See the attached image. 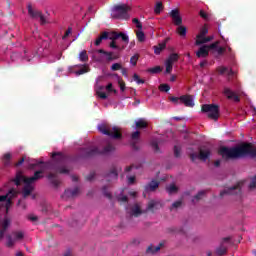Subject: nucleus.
Segmentation results:
<instances>
[{
  "label": "nucleus",
  "mask_w": 256,
  "mask_h": 256,
  "mask_svg": "<svg viewBox=\"0 0 256 256\" xmlns=\"http://www.w3.org/2000/svg\"><path fill=\"white\" fill-rule=\"evenodd\" d=\"M169 15L174 23V25L179 26L183 25V18L181 17V13L179 9H173L169 12Z\"/></svg>",
  "instance_id": "15"
},
{
  "label": "nucleus",
  "mask_w": 256,
  "mask_h": 256,
  "mask_svg": "<svg viewBox=\"0 0 256 256\" xmlns=\"http://www.w3.org/2000/svg\"><path fill=\"white\" fill-rule=\"evenodd\" d=\"M10 160H11V153L4 154V165H9Z\"/></svg>",
  "instance_id": "54"
},
{
  "label": "nucleus",
  "mask_w": 256,
  "mask_h": 256,
  "mask_svg": "<svg viewBox=\"0 0 256 256\" xmlns=\"http://www.w3.org/2000/svg\"><path fill=\"white\" fill-rule=\"evenodd\" d=\"M169 100L174 103V105H179V103H181V97L170 96Z\"/></svg>",
  "instance_id": "49"
},
{
  "label": "nucleus",
  "mask_w": 256,
  "mask_h": 256,
  "mask_svg": "<svg viewBox=\"0 0 256 256\" xmlns=\"http://www.w3.org/2000/svg\"><path fill=\"white\" fill-rule=\"evenodd\" d=\"M143 211L141 210V206L139 204H135L131 209V216L132 217H139V215H142Z\"/></svg>",
  "instance_id": "23"
},
{
  "label": "nucleus",
  "mask_w": 256,
  "mask_h": 256,
  "mask_svg": "<svg viewBox=\"0 0 256 256\" xmlns=\"http://www.w3.org/2000/svg\"><path fill=\"white\" fill-rule=\"evenodd\" d=\"M135 125L136 129H147L148 127L147 121H145L143 118H140L138 121H136Z\"/></svg>",
  "instance_id": "29"
},
{
  "label": "nucleus",
  "mask_w": 256,
  "mask_h": 256,
  "mask_svg": "<svg viewBox=\"0 0 256 256\" xmlns=\"http://www.w3.org/2000/svg\"><path fill=\"white\" fill-rule=\"evenodd\" d=\"M163 2H157L154 8V13L156 15H159L161 13V11H163Z\"/></svg>",
  "instance_id": "36"
},
{
  "label": "nucleus",
  "mask_w": 256,
  "mask_h": 256,
  "mask_svg": "<svg viewBox=\"0 0 256 256\" xmlns=\"http://www.w3.org/2000/svg\"><path fill=\"white\" fill-rule=\"evenodd\" d=\"M166 47L167 44L165 42L158 44V46H154L155 55H161V51H163V49H165Z\"/></svg>",
  "instance_id": "33"
},
{
  "label": "nucleus",
  "mask_w": 256,
  "mask_h": 256,
  "mask_svg": "<svg viewBox=\"0 0 256 256\" xmlns=\"http://www.w3.org/2000/svg\"><path fill=\"white\" fill-rule=\"evenodd\" d=\"M159 90L164 93H168V91H171V86H169V84H161L159 86Z\"/></svg>",
  "instance_id": "43"
},
{
  "label": "nucleus",
  "mask_w": 256,
  "mask_h": 256,
  "mask_svg": "<svg viewBox=\"0 0 256 256\" xmlns=\"http://www.w3.org/2000/svg\"><path fill=\"white\" fill-rule=\"evenodd\" d=\"M95 179V172H90V175L86 176V181H93Z\"/></svg>",
  "instance_id": "60"
},
{
  "label": "nucleus",
  "mask_w": 256,
  "mask_h": 256,
  "mask_svg": "<svg viewBox=\"0 0 256 256\" xmlns=\"http://www.w3.org/2000/svg\"><path fill=\"white\" fill-rule=\"evenodd\" d=\"M216 47L217 44L203 45L196 52V57H198V59H206V57H209V51H211V49H215Z\"/></svg>",
  "instance_id": "10"
},
{
  "label": "nucleus",
  "mask_w": 256,
  "mask_h": 256,
  "mask_svg": "<svg viewBox=\"0 0 256 256\" xmlns=\"http://www.w3.org/2000/svg\"><path fill=\"white\" fill-rule=\"evenodd\" d=\"M118 201H120L121 203H127V201H129V198L127 196H121L118 198Z\"/></svg>",
  "instance_id": "62"
},
{
  "label": "nucleus",
  "mask_w": 256,
  "mask_h": 256,
  "mask_svg": "<svg viewBox=\"0 0 256 256\" xmlns=\"http://www.w3.org/2000/svg\"><path fill=\"white\" fill-rule=\"evenodd\" d=\"M79 195V187L72 189V199H75Z\"/></svg>",
  "instance_id": "57"
},
{
  "label": "nucleus",
  "mask_w": 256,
  "mask_h": 256,
  "mask_svg": "<svg viewBox=\"0 0 256 256\" xmlns=\"http://www.w3.org/2000/svg\"><path fill=\"white\" fill-rule=\"evenodd\" d=\"M190 159H191V161H195L196 159H199V155H197V154H195V153H191L190 154Z\"/></svg>",
  "instance_id": "64"
},
{
  "label": "nucleus",
  "mask_w": 256,
  "mask_h": 256,
  "mask_svg": "<svg viewBox=\"0 0 256 256\" xmlns=\"http://www.w3.org/2000/svg\"><path fill=\"white\" fill-rule=\"evenodd\" d=\"M207 33H209V29H207V27H203L201 30H200V33L196 36L197 39H201L203 37H205V35H207Z\"/></svg>",
  "instance_id": "40"
},
{
  "label": "nucleus",
  "mask_w": 256,
  "mask_h": 256,
  "mask_svg": "<svg viewBox=\"0 0 256 256\" xmlns=\"http://www.w3.org/2000/svg\"><path fill=\"white\" fill-rule=\"evenodd\" d=\"M115 151V146L108 143L102 150H99L97 147H90L84 150V156L86 157H95V155H109Z\"/></svg>",
  "instance_id": "7"
},
{
  "label": "nucleus",
  "mask_w": 256,
  "mask_h": 256,
  "mask_svg": "<svg viewBox=\"0 0 256 256\" xmlns=\"http://www.w3.org/2000/svg\"><path fill=\"white\" fill-rule=\"evenodd\" d=\"M119 177V174L117 173V169L113 168L109 173H108V180L107 181H117Z\"/></svg>",
  "instance_id": "27"
},
{
  "label": "nucleus",
  "mask_w": 256,
  "mask_h": 256,
  "mask_svg": "<svg viewBox=\"0 0 256 256\" xmlns=\"http://www.w3.org/2000/svg\"><path fill=\"white\" fill-rule=\"evenodd\" d=\"M218 73H220V75H224V73H228V75L231 77L233 75H235V72H233V70H229V68L225 67V66H221L217 69Z\"/></svg>",
  "instance_id": "30"
},
{
  "label": "nucleus",
  "mask_w": 256,
  "mask_h": 256,
  "mask_svg": "<svg viewBox=\"0 0 256 256\" xmlns=\"http://www.w3.org/2000/svg\"><path fill=\"white\" fill-rule=\"evenodd\" d=\"M13 197H17V190L10 189L6 195L0 196V203L6 201V209L9 210V207L13 205Z\"/></svg>",
  "instance_id": "11"
},
{
  "label": "nucleus",
  "mask_w": 256,
  "mask_h": 256,
  "mask_svg": "<svg viewBox=\"0 0 256 256\" xmlns=\"http://www.w3.org/2000/svg\"><path fill=\"white\" fill-rule=\"evenodd\" d=\"M224 95L227 97V99L234 101L235 103H239V101H241V98H239L237 94H235V92L229 88H224Z\"/></svg>",
  "instance_id": "17"
},
{
  "label": "nucleus",
  "mask_w": 256,
  "mask_h": 256,
  "mask_svg": "<svg viewBox=\"0 0 256 256\" xmlns=\"http://www.w3.org/2000/svg\"><path fill=\"white\" fill-rule=\"evenodd\" d=\"M146 192L149 191H155L157 189H159V181L157 180H152L150 183H148L145 187H144Z\"/></svg>",
  "instance_id": "21"
},
{
  "label": "nucleus",
  "mask_w": 256,
  "mask_h": 256,
  "mask_svg": "<svg viewBox=\"0 0 256 256\" xmlns=\"http://www.w3.org/2000/svg\"><path fill=\"white\" fill-rule=\"evenodd\" d=\"M155 209H159V202H157L155 200L149 201L148 205H147V210L151 211L153 213V211H155Z\"/></svg>",
  "instance_id": "26"
},
{
  "label": "nucleus",
  "mask_w": 256,
  "mask_h": 256,
  "mask_svg": "<svg viewBox=\"0 0 256 256\" xmlns=\"http://www.w3.org/2000/svg\"><path fill=\"white\" fill-rule=\"evenodd\" d=\"M210 41H213V36H202V38L196 39L195 45H203L205 43H209Z\"/></svg>",
  "instance_id": "25"
},
{
  "label": "nucleus",
  "mask_w": 256,
  "mask_h": 256,
  "mask_svg": "<svg viewBox=\"0 0 256 256\" xmlns=\"http://www.w3.org/2000/svg\"><path fill=\"white\" fill-rule=\"evenodd\" d=\"M108 39L111 41L109 43L110 49H115L116 52L99 49L97 50V53L105 55L106 61L111 63V61L121 59V51L129 45V36L123 32H112L110 36H108Z\"/></svg>",
  "instance_id": "1"
},
{
  "label": "nucleus",
  "mask_w": 256,
  "mask_h": 256,
  "mask_svg": "<svg viewBox=\"0 0 256 256\" xmlns=\"http://www.w3.org/2000/svg\"><path fill=\"white\" fill-rule=\"evenodd\" d=\"M136 37L138 41H140V43H143V41H145V33H143V31H138L136 33Z\"/></svg>",
  "instance_id": "45"
},
{
  "label": "nucleus",
  "mask_w": 256,
  "mask_h": 256,
  "mask_svg": "<svg viewBox=\"0 0 256 256\" xmlns=\"http://www.w3.org/2000/svg\"><path fill=\"white\" fill-rule=\"evenodd\" d=\"M91 71V68H89V65H84L80 70L76 71V75H85V73H89Z\"/></svg>",
  "instance_id": "35"
},
{
  "label": "nucleus",
  "mask_w": 256,
  "mask_h": 256,
  "mask_svg": "<svg viewBox=\"0 0 256 256\" xmlns=\"http://www.w3.org/2000/svg\"><path fill=\"white\" fill-rule=\"evenodd\" d=\"M174 157L177 159L181 157V148L179 146H174Z\"/></svg>",
  "instance_id": "51"
},
{
  "label": "nucleus",
  "mask_w": 256,
  "mask_h": 256,
  "mask_svg": "<svg viewBox=\"0 0 256 256\" xmlns=\"http://www.w3.org/2000/svg\"><path fill=\"white\" fill-rule=\"evenodd\" d=\"M120 86V91H125V82L123 80L118 81Z\"/></svg>",
  "instance_id": "63"
},
{
  "label": "nucleus",
  "mask_w": 256,
  "mask_h": 256,
  "mask_svg": "<svg viewBox=\"0 0 256 256\" xmlns=\"http://www.w3.org/2000/svg\"><path fill=\"white\" fill-rule=\"evenodd\" d=\"M103 193L107 199H112L111 193L107 192V186L103 187Z\"/></svg>",
  "instance_id": "59"
},
{
  "label": "nucleus",
  "mask_w": 256,
  "mask_h": 256,
  "mask_svg": "<svg viewBox=\"0 0 256 256\" xmlns=\"http://www.w3.org/2000/svg\"><path fill=\"white\" fill-rule=\"evenodd\" d=\"M177 61H179V54L177 53H172L169 55L168 59H166L165 62V73H167L168 75L171 74V71H173V63H177Z\"/></svg>",
  "instance_id": "13"
},
{
  "label": "nucleus",
  "mask_w": 256,
  "mask_h": 256,
  "mask_svg": "<svg viewBox=\"0 0 256 256\" xmlns=\"http://www.w3.org/2000/svg\"><path fill=\"white\" fill-rule=\"evenodd\" d=\"M161 247H163V243H160L158 246L150 245V246L147 248L146 253L155 254V253H157L158 251H161Z\"/></svg>",
  "instance_id": "28"
},
{
  "label": "nucleus",
  "mask_w": 256,
  "mask_h": 256,
  "mask_svg": "<svg viewBox=\"0 0 256 256\" xmlns=\"http://www.w3.org/2000/svg\"><path fill=\"white\" fill-rule=\"evenodd\" d=\"M225 195H234L235 197H238V199H241V183H237L236 185L220 192V197H225Z\"/></svg>",
  "instance_id": "9"
},
{
  "label": "nucleus",
  "mask_w": 256,
  "mask_h": 256,
  "mask_svg": "<svg viewBox=\"0 0 256 256\" xmlns=\"http://www.w3.org/2000/svg\"><path fill=\"white\" fill-rule=\"evenodd\" d=\"M45 162L34 160L29 164V169L34 170L37 169V167H40L41 169L34 172V175L31 177H25L18 175L14 180H12L10 183H15L17 187L21 185V181L25 183V186L23 187V197L27 198L31 193H33V186H31L32 183H35V181H39V179H43V173L45 172Z\"/></svg>",
  "instance_id": "2"
},
{
  "label": "nucleus",
  "mask_w": 256,
  "mask_h": 256,
  "mask_svg": "<svg viewBox=\"0 0 256 256\" xmlns=\"http://www.w3.org/2000/svg\"><path fill=\"white\" fill-rule=\"evenodd\" d=\"M121 69H123L121 63H114L111 66V71H121Z\"/></svg>",
  "instance_id": "47"
},
{
  "label": "nucleus",
  "mask_w": 256,
  "mask_h": 256,
  "mask_svg": "<svg viewBox=\"0 0 256 256\" xmlns=\"http://www.w3.org/2000/svg\"><path fill=\"white\" fill-rule=\"evenodd\" d=\"M13 235H14L16 241H21V239H23V237H25V234H23V232H21V231L13 232Z\"/></svg>",
  "instance_id": "46"
},
{
  "label": "nucleus",
  "mask_w": 256,
  "mask_h": 256,
  "mask_svg": "<svg viewBox=\"0 0 256 256\" xmlns=\"http://www.w3.org/2000/svg\"><path fill=\"white\" fill-rule=\"evenodd\" d=\"M180 103L185 105V107H195L193 96L189 94L180 96Z\"/></svg>",
  "instance_id": "16"
},
{
  "label": "nucleus",
  "mask_w": 256,
  "mask_h": 256,
  "mask_svg": "<svg viewBox=\"0 0 256 256\" xmlns=\"http://www.w3.org/2000/svg\"><path fill=\"white\" fill-rule=\"evenodd\" d=\"M151 147L153 151H155L156 153H161V149L159 148V143H157L156 140L151 142Z\"/></svg>",
  "instance_id": "42"
},
{
  "label": "nucleus",
  "mask_w": 256,
  "mask_h": 256,
  "mask_svg": "<svg viewBox=\"0 0 256 256\" xmlns=\"http://www.w3.org/2000/svg\"><path fill=\"white\" fill-rule=\"evenodd\" d=\"M211 157V146L203 145L199 148L198 159L200 161H207Z\"/></svg>",
  "instance_id": "14"
},
{
  "label": "nucleus",
  "mask_w": 256,
  "mask_h": 256,
  "mask_svg": "<svg viewBox=\"0 0 256 256\" xmlns=\"http://www.w3.org/2000/svg\"><path fill=\"white\" fill-rule=\"evenodd\" d=\"M79 61H81V63H87V61H89L87 50H83L79 53Z\"/></svg>",
  "instance_id": "32"
},
{
  "label": "nucleus",
  "mask_w": 256,
  "mask_h": 256,
  "mask_svg": "<svg viewBox=\"0 0 256 256\" xmlns=\"http://www.w3.org/2000/svg\"><path fill=\"white\" fill-rule=\"evenodd\" d=\"M132 23L136 25L137 29H143V24H141V21H139V18H134L132 20Z\"/></svg>",
  "instance_id": "52"
},
{
  "label": "nucleus",
  "mask_w": 256,
  "mask_h": 256,
  "mask_svg": "<svg viewBox=\"0 0 256 256\" xmlns=\"http://www.w3.org/2000/svg\"><path fill=\"white\" fill-rule=\"evenodd\" d=\"M6 239H7L6 247L11 248L15 246V240L13 239V237H11V235H7Z\"/></svg>",
  "instance_id": "38"
},
{
  "label": "nucleus",
  "mask_w": 256,
  "mask_h": 256,
  "mask_svg": "<svg viewBox=\"0 0 256 256\" xmlns=\"http://www.w3.org/2000/svg\"><path fill=\"white\" fill-rule=\"evenodd\" d=\"M215 48H210V51H216L217 55H224L225 51H227L226 47H219V41H216L212 43V45H215Z\"/></svg>",
  "instance_id": "22"
},
{
  "label": "nucleus",
  "mask_w": 256,
  "mask_h": 256,
  "mask_svg": "<svg viewBox=\"0 0 256 256\" xmlns=\"http://www.w3.org/2000/svg\"><path fill=\"white\" fill-rule=\"evenodd\" d=\"M106 90L108 91V93H117V90L113 89V84L112 83H109L106 86Z\"/></svg>",
  "instance_id": "55"
},
{
  "label": "nucleus",
  "mask_w": 256,
  "mask_h": 256,
  "mask_svg": "<svg viewBox=\"0 0 256 256\" xmlns=\"http://www.w3.org/2000/svg\"><path fill=\"white\" fill-rule=\"evenodd\" d=\"M199 15L202 17V19H205V21L209 20V15H207V12L200 10Z\"/></svg>",
  "instance_id": "56"
},
{
  "label": "nucleus",
  "mask_w": 256,
  "mask_h": 256,
  "mask_svg": "<svg viewBox=\"0 0 256 256\" xmlns=\"http://www.w3.org/2000/svg\"><path fill=\"white\" fill-rule=\"evenodd\" d=\"M98 97H100V99H107V93L105 92H97Z\"/></svg>",
  "instance_id": "61"
},
{
  "label": "nucleus",
  "mask_w": 256,
  "mask_h": 256,
  "mask_svg": "<svg viewBox=\"0 0 256 256\" xmlns=\"http://www.w3.org/2000/svg\"><path fill=\"white\" fill-rule=\"evenodd\" d=\"M202 113H206L208 119L217 121L219 119V105L217 104H203L201 107Z\"/></svg>",
  "instance_id": "8"
},
{
  "label": "nucleus",
  "mask_w": 256,
  "mask_h": 256,
  "mask_svg": "<svg viewBox=\"0 0 256 256\" xmlns=\"http://www.w3.org/2000/svg\"><path fill=\"white\" fill-rule=\"evenodd\" d=\"M72 31H73V28L69 27V28L66 30V32H65L64 36L62 37V39H67V38L69 37V35H71V32H72Z\"/></svg>",
  "instance_id": "58"
},
{
  "label": "nucleus",
  "mask_w": 256,
  "mask_h": 256,
  "mask_svg": "<svg viewBox=\"0 0 256 256\" xmlns=\"http://www.w3.org/2000/svg\"><path fill=\"white\" fill-rule=\"evenodd\" d=\"M216 253H217V255H219V256L225 255V253H227V247L221 245L220 247H218V248L216 249Z\"/></svg>",
  "instance_id": "39"
},
{
  "label": "nucleus",
  "mask_w": 256,
  "mask_h": 256,
  "mask_svg": "<svg viewBox=\"0 0 256 256\" xmlns=\"http://www.w3.org/2000/svg\"><path fill=\"white\" fill-rule=\"evenodd\" d=\"M9 225H11V221L8 218H5L1 224L0 239H3L5 237V233H7Z\"/></svg>",
  "instance_id": "18"
},
{
  "label": "nucleus",
  "mask_w": 256,
  "mask_h": 256,
  "mask_svg": "<svg viewBox=\"0 0 256 256\" xmlns=\"http://www.w3.org/2000/svg\"><path fill=\"white\" fill-rule=\"evenodd\" d=\"M47 178L54 187H59V185H61V181L57 178V173L50 172Z\"/></svg>",
  "instance_id": "20"
},
{
  "label": "nucleus",
  "mask_w": 256,
  "mask_h": 256,
  "mask_svg": "<svg viewBox=\"0 0 256 256\" xmlns=\"http://www.w3.org/2000/svg\"><path fill=\"white\" fill-rule=\"evenodd\" d=\"M62 197L63 199H73L72 189H66Z\"/></svg>",
  "instance_id": "41"
},
{
  "label": "nucleus",
  "mask_w": 256,
  "mask_h": 256,
  "mask_svg": "<svg viewBox=\"0 0 256 256\" xmlns=\"http://www.w3.org/2000/svg\"><path fill=\"white\" fill-rule=\"evenodd\" d=\"M139 61V55L135 54L134 56H132L130 58V63L131 65H133V67H135L137 65V62Z\"/></svg>",
  "instance_id": "48"
},
{
  "label": "nucleus",
  "mask_w": 256,
  "mask_h": 256,
  "mask_svg": "<svg viewBox=\"0 0 256 256\" xmlns=\"http://www.w3.org/2000/svg\"><path fill=\"white\" fill-rule=\"evenodd\" d=\"M129 11H131V7H129V5L117 4L112 8L111 17L112 19L127 20L129 19Z\"/></svg>",
  "instance_id": "6"
},
{
  "label": "nucleus",
  "mask_w": 256,
  "mask_h": 256,
  "mask_svg": "<svg viewBox=\"0 0 256 256\" xmlns=\"http://www.w3.org/2000/svg\"><path fill=\"white\" fill-rule=\"evenodd\" d=\"M176 33L180 36V37H187V27L183 26V25H179L176 29Z\"/></svg>",
  "instance_id": "31"
},
{
  "label": "nucleus",
  "mask_w": 256,
  "mask_h": 256,
  "mask_svg": "<svg viewBox=\"0 0 256 256\" xmlns=\"http://www.w3.org/2000/svg\"><path fill=\"white\" fill-rule=\"evenodd\" d=\"M141 136V132L139 131H135L131 134V139H132V143H131V147L132 149H134V151H139V146L137 145V142L139 137Z\"/></svg>",
  "instance_id": "19"
},
{
  "label": "nucleus",
  "mask_w": 256,
  "mask_h": 256,
  "mask_svg": "<svg viewBox=\"0 0 256 256\" xmlns=\"http://www.w3.org/2000/svg\"><path fill=\"white\" fill-rule=\"evenodd\" d=\"M182 205H183V201H181V200L175 201L172 204V209H179V207H181Z\"/></svg>",
  "instance_id": "53"
},
{
  "label": "nucleus",
  "mask_w": 256,
  "mask_h": 256,
  "mask_svg": "<svg viewBox=\"0 0 256 256\" xmlns=\"http://www.w3.org/2000/svg\"><path fill=\"white\" fill-rule=\"evenodd\" d=\"M166 191L169 195H173V193H177V191H179V188L175 184H170L166 187Z\"/></svg>",
  "instance_id": "34"
},
{
  "label": "nucleus",
  "mask_w": 256,
  "mask_h": 256,
  "mask_svg": "<svg viewBox=\"0 0 256 256\" xmlns=\"http://www.w3.org/2000/svg\"><path fill=\"white\" fill-rule=\"evenodd\" d=\"M133 80L136 81L138 85H143V83H145V80L141 79L137 74L133 75Z\"/></svg>",
  "instance_id": "50"
},
{
  "label": "nucleus",
  "mask_w": 256,
  "mask_h": 256,
  "mask_svg": "<svg viewBox=\"0 0 256 256\" xmlns=\"http://www.w3.org/2000/svg\"><path fill=\"white\" fill-rule=\"evenodd\" d=\"M161 71H163L161 66H156V67L148 69V73H153V74L161 73Z\"/></svg>",
  "instance_id": "44"
},
{
  "label": "nucleus",
  "mask_w": 256,
  "mask_h": 256,
  "mask_svg": "<svg viewBox=\"0 0 256 256\" xmlns=\"http://www.w3.org/2000/svg\"><path fill=\"white\" fill-rule=\"evenodd\" d=\"M28 15H30L32 19H40L41 25L47 24V19H45L43 13L39 10H34L33 7H31V5H28Z\"/></svg>",
  "instance_id": "12"
},
{
  "label": "nucleus",
  "mask_w": 256,
  "mask_h": 256,
  "mask_svg": "<svg viewBox=\"0 0 256 256\" xmlns=\"http://www.w3.org/2000/svg\"><path fill=\"white\" fill-rule=\"evenodd\" d=\"M104 39H109V32H102V34L94 42V45H96V47H99Z\"/></svg>",
  "instance_id": "24"
},
{
  "label": "nucleus",
  "mask_w": 256,
  "mask_h": 256,
  "mask_svg": "<svg viewBox=\"0 0 256 256\" xmlns=\"http://www.w3.org/2000/svg\"><path fill=\"white\" fill-rule=\"evenodd\" d=\"M98 131L103 135H107L111 139H121V137H123L119 128L117 126H111V124H99Z\"/></svg>",
  "instance_id": "5"
},
{
  "label": "nucleus",
  "mask_w": 256,
  "mask_h": 256,
  "mask_svg": "<svg viewBox=\"0 0 256 256\" xmlns=\"http://www.w3.org/2000/svg\"><path fill=\"white\" fill-rule=\"evenodd\" d=\"M223 159H241V157H256V148L251 143H243L239 146L228 148L223 146L218 151Z\"/></svg>",
  "instance_id": "3"
},
{
  "label": "nucleus",
  "mask_w": 256,
  "mask_h": 256,
  "mask_svg": "<svg viewBox=\"0 0 256 256\" xmlns=\"http://www.w3.org/2000/svg\"><path fill=\"white\" fill-rule=\"evenodd\" d=\"M205 191L204 190H202V191H199L198 193H197V195H195L194 196V199H192V203H195V200L196 201H201V199H203V197H205Z\"/></svg>",
  "instance_id": "37"
},
{
  "label": "nucleus",
  "mask_w": 256,
  "mask_h": 256,
  "mask_svg": "<svg viewBox=\"0 0 256 256\" xmlns=\"http://www.w3.org/2000/svg\"><path fill=\"white\" fill-rule=\"evenodd\" d=\"M52 159L54 161V165H47L49 169L56 171V173H60V175H67L69 174V169L63 167L67 163V157L63 155L61 152H54L52 154Z\"/></svg>",
  "instance_id": "4"
}]
</instances>
